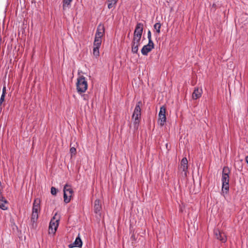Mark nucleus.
<instances>
[{
  "instance_id": "nucleus-23",
  "label": "nucleus",
  "mask_w": 248,
  "mask_h": 248,
  "mask_svg": "<svg viewBox=\"0 0 248 248\" xmlns=\"http://www.w3.org/2000/svg\"><path fill=\"white\" fill-rule=\"evenodd\" d=\"M99 46H93V54L95 56H98L99 55Z\"/></svg>"
},
{
  "instance_id": "nucleus-8",
  "label": "nucleus",
  "mask_w": 248,
  "mask_h": 248,
  "mask_svg": "<svg viewBox=\"0 0 248 248\" xmlns=\"http://www.w3.org/2000/svg\"><path fill=\"white\" fill-rule=\"evenodd\" d=\"M143 24L141 23H138L134 31V37L141 38L143 32Z\"/></svg>"
},
{
  "instance_id": "nucleus-19",
  "label": "nucleus",
  "mask_w": 248,
  "mask_h": 248,
  "mask_svg": "<svg viewBox=\"0 0 248 248\" xmlns=\"http://www.w3.org/2000/svg\"><path fill=\"white\" fill-rule=\"evenodd\" d=\"M229 190V184L222 183V191L227 193Z\"/></svg>"
},
{
  "instance_id": "nucleus-9",
  "label": "nucleus",
  "mask_w": 248,
  "mask_h": 248,
  "mask_svg": "<svg viewBox=\"0 0 248 248\" xmlns=\"http://www.w3.org/2000/svg\"><path fill=\"white\" fill-rule=\"evenodd\" d=\"M215 235L218 240H219L221 242L225 243L227 241V236L224 232H220L218 230H216L214 232Z\"/></svg>"
},
{
  "instance_id": "nucleus-29",
  "label": "nucleus",
  "mask_w": 248,
  "mask_h": 248,
  "mask_svg": "<svg viewBox=\"0 0 248 248\" xmlns=\"http://www.w3.org/2000/svg\"><path fill=\"white\" fill-rule=\"evenodd\" d=\"M4 93V95H5L6 93V86L5 85H4L3 87V88H2V94H3Z\"/></svg>"
},
{
  "instance_id": "nucleus-17",
  "label": "nucleus",
  "mask_w": 248,
  "mask_h": 248,
  "mask_svg": "<svg viewBox=\"0 0 248 248\" xmlns=\"http://www.w3.org/2000/svg\"><path fill=\"white\" fill-rule=\"evenodd\" d=\"M74 244L76 246V247H78V248L82 247V242L81 238H80V237L79 236H78L76 238V239L74 242Z\"/></svg>"
},
{
  "instance_id": "nucleus-24",
  "label": "nucleus",
  "mask_w": 248,
  "mask_h": 248,
  "mask_svg": "<svg viewBox=\"0 0 248 248\" xmlns=\"http://www.w3.org/2000/svg\"><path fill=\"white\" fill-rule=\"evenodd\" d=\"M5 96V95H4V93L2 94L1 95V96H0V111L2 110V107H1V106L4 100Z\"/></svg>"
},
{
  "instance_id": "nucleus-11",
  "label": "nucleus",
  "mask_w": 248,
  "mask_h": 248,
  "mask_svg": "<svg viewBox=\"0 0 248 248\" xmlns=\"http://www.w3.org/2000/svg\"><path fill=\"white\" fill-rule=\"evenodd\" d=\"M59 226V220L57 219L55 221L51 220L49 223V229L51 231V232L55 233Z\"/></svg>"
},
{
  "instance_id": "nucleus-7",
  "label": "nucleus",
  "mask_w": 248,
  "mask_h": 248,
  "mask_svg": "<svg viewBox=\"0 0 248 248\" xmlns=\"http://www.w3.org/2000/svg\"><path fill=\"white\" fill-rule=\"evenodd\" d=\"M140 38H137L133 37L132 41V49L131 51L133 53H137L139 50V46L140 45Z\"/></svg>"
},
{
  "instance_id": "nucleus-27",
  "label": "nucleus",
  "mask_w": 248,
  "mask_h": 248,
  "mask_svg": "<svg viewBox=\"0 0 248 248\" xmlns=\"http://www.w3.org/2000/svg\"><path fill=\"white\" fill-rule=\"evenodd\" d=\"M147 45H149L150 46L152 47L153 48H154V44L153 42L152 39H148V43Z\"/></svg>"
},
{
  "instance_id": "nucleus-6",
  "label": "nucleus",
  "mask_w": 248,
  "mask_h": 248,
  "mask_svg": "<svg viewBox=\"0 0 248 248\" xmlns=\"http://www.w3.org/2000/svg\"><path fill=\"white\" fill-rule=\"evenodd\" d=\"M230 170L227 167H224L222 170V175L221 177L222 183L229 184V174Z\"/></svg>"
},
{
  "instance_id": "nucleus-3",
  "label": "nucleus",
  "mask_w": 248,
  "mask_h": 248,
  "mask_svg": "<svg viewBox=\"0 0 248 248\" xmlns=\"http://www.w3.org/2000/svg\"><path fill=\"white\" fill-rule=\"evenodd\" d=\"M40 210V200L38 199L34 200L32 209L31 222L32 225L35 223L38 218V213Z\"/></svg>"
},
{
  "instance_id": "nucleus-18",
  "label": "nucleus",
  "mask_w": 248,
  "mask_h": 248,
  "mask_svg": "<svg viewBox=\"0 0 248 248\" xmlns=\"http://www.w3.org/2000/svg\"><path fill=\"white\" fill-rule=\"evenodd\" d=\"M72 0H63V9L69 8Z\"/></svg>"
},
{
  "instance_id": "nucleus-28",
  "label": "nucleus",
  "mask_w": 248,
  "mask_h": 248,
  "mask_svg": "<svg viewBox=\"0 0 248 248\" xmlns=\"http://www.w3.org/2000/svg\"><path fill=\"white\" fill-rule=\"evenodd\" d=\"M81 96L83 100H88V95L87 94H83L81 95Z\"/></svg>"
},
{
  "instance_id": "nucleus-5",
  "label": "nucleus",
  "mask_w": 248,
  "mask_h": 248,
  "mask_svg": "<svg viewBox=\"0 0 248 248\" xmlns=\"http://www.w3.org/2000/svg\"><path fill=\"white\" fill-rule=\"evenodd\" d=\"M159 119L158 123L161 126H163L165 123L166 122V108L164 106H162L160 108V111L158 114Z\"/></svg>"
},
{
  "instance_id": "nucleus-30",
  "label": "nucleus",
  "mask_w": 248,
  "mask_h": 248,
  "mask_svg": "<svg viewBox=\"0 0 248 248\" xmlns=\"http://www.w3.org/2000/svg\"><path fill=\"white\" fill-rule=\"evenodd\" d=\"M147 38L148 39H152L151 38V32L150 30L148 31L147 32Z\"/></svg>"
},
{
  "instance_id": "nucleus-26",
  "label": "nucleus",
  "mask_w": 248,
  "mask_h": 248,
  "mask_svg": "<svg viewBox=\"0 0 248 248\" xmlns=\"http://www.w3.org/2000/svg\"><path fill=\"white\" fill-rule=\"evenodd\" d=\"M70 152L71 155H75L76 153V149L75 147H71L70 149Z\"/></svg>"
},
{
  "instance_id": "nucleus-25",
  "label": "nucleus",
  "mask_w": 248,
  "mask_h": 248,
  "mask_svg": "<svg viewBox=\"0 0 248 248\" xmlns=\"http://www.w3.org/2000/svg\"><path fill=\"white\" fill-rule=\"evenodd\" d=\"M58 190L54 187L51 188V194L53 195H56L57 193Z\"/></svg>"
},
{
  "instance_id": "nucleus-4",
  "label": "nucleus",
  "mask_w": 248,
  "mask_h": 248,
  "mask_svg": "<svg viewBox=\"0 0 248 248\" xmlns=\"http://www.w3.org/2000/svg\"><path fill=\"white\" fill-rule=\"evenodd\" d=\"M64 202L67 203L70 202L73 191L70 186L66 184L63 188Z\"/></svg>"
},
{
  "instance_id": "nucleus-10",
  "label": "nucleus",
  "mask_w": 248,
  "mask_h": 248,
  "mask_svg": "<svg viewBox=\"0 0 248 248\" xmlns=\"http://www.w3.org/2000/svg\"><path fill=\"white\" fill-rule=\"evenodd\" d=\"M105 33V28L103 25L101 24H99L97 28V30L95 34V37L96 38H100L103 36Z\"/></svg>"
},
{
  "instance_id": "nucleus-2",
  "label": "nucleus",
  "mask_w": 248,
  "mask_h": 248,
  "mask_svg": "<svg viewBox=\"0 0 248 248\" xmlns=\"http://www.w3.org/2000/svg\"><path fill=\"white\" fill-rule=\"evenodd\" d=\"M140 102H139L136 105L132 115V119L134 122V127L138 129L140 123V120L141 117V109L140 108Z\"/></svg>"
},
{
  "instance_id": "nucleus-15",
  "label": "nucleus",
  "mask_w": 248,
  "mask_h": 248,
  "mask_svg": "<svg viewBox=\"0 0 248 248\" xmlns=\"http://www.w3.org/2000/svg\"><path fill=\"white\" fill-rule=\"evenodd\" d=\"M101 208L102 207L100 203V201L98 200H95L94 206V212L96 214L99 213Z\"/></svg>"
},
{
  "instance_id": "nucleus-16",
  "label": "nucleus",
  "mask_w": 248,
  "mask_h": 248,
  "mask_svg": "<svg viewBox=\"0 0 248 248\" xmlns=\"http://www.w3.org/2000/svg\"><path fill=\"white\" fill-rule=\"evenodd\" d=\"M7 203V201L2 197L1 199H0V208L3 210H7L8 209V207L6 205Z\"/></svg>"
},
{
  "instance_id": "nucleus-20",
  "label": "nucleus",
  "mask_w": 248,
  "mask_h": 248,
  "mask_svg": "<svg viewBox=\"0 0 248 248\" xmlns=\"http://www.w3.org/2000/svg\"><path fill=\"white\" fill-rule=\"evenodd\" d=\"M102 43V38H94V41L93 42V46H101Z\"/></svg>"
},
{
  "instance_id": "nucleus-31",
  "label": "nucleus",
  "mask_w": 248,
  "mask_h": 248,
  "mask_svg": "<svg viewBox=\"0 0 248 248\" xmlns=\"http://www.w3.org/2000/svg\"><path fill=\"white\" fill-rule=\"evenodd\" d=\"M68 247L69 248H73L74 247H76V246L74 244V243L73 244H70L68 245Z\"/></svg>"
},
{
  "instance_id": "nucleus-13",
  "label": "nucleus",
  "mask_w": 248,
  "mask_h": 248,
  "mask_svg": "<svg viewBox=\"0 0 248 248\" xmlns=\"http://www.w3.org/2000/svg\"><path fill=\"white\" fill-rule=\"evenodd\" d=\"M202 89H200L198 88H196L194 89V92L192 93V98L193 99H197L199 98L202 94Z\"/></svg>"
},
{
  "instance_id": "nucleus-22",
  "label": "nucleus",
  "mask_w": 248,
  "mask_h": 248,
  "mask_svg": "<svg viewBox=\"0 0 248 248\" xmlns=\"http://www.w3.org/2000/svg\"><path fill=\"white\" fill-rule=\"evenodd\" d=\"M154 29L159 34L160 33L161 24L159 22L156 23L154 26Z\"/></svg>"
},
{
  "instance_id": "nucleus-1",
  "label": "nucleus",
  "mask_w": 248,
  "mask_h": 248,
  "mask_svg": "<svg viewBox=\"0 0 248 248\" xmlns=\"http://www.w3.org/2000/svg\"><path fill=\"white\" fill-rule=\"evenodd\" d=\"M76 87L77 92L80 94L85 93L87 90V81L83 76H79L78 78Z\"/></svg>"
},
{
  "instance_id": "nucleus-14",
  "label": "nucleus",
  "mask_w": 248,
  "mask_h": 248,
  "mask_svg": "<svg viewBox=\"0 0 248 248\" xmlns=\"http://www.w3.org/2000/svg\"><path fill=\"white\" fill-rule=\"evenodd\" d=\"M153 48L151 47L149 45H144L141 50L142 54L144 56H147L149 52Z\"/></svg>"
},
{
  "instance_id": "nucleus-12",
  "label": "nucleus",
  "mask_w": 248,
  "mask_h": 248,
  "mask_svg": "<svg viewBox=\"0 0 248 248\" xmlns=\"http://www.w3.org/2000/svg\"><path fill=\"white\" fill-rule=\"evenodd\" d=\"M187 160L186 157H184L181 161L180 169L185 172L186 175L187 171Z\"/></svg>"
},
{
  "instance_id": "nucleus-21",
  "label": "nucleus",
  "mask_w": 248,
  "mask_h": 248,
  "mask_svg": "<svg viewBox=\"0 0 248 248\" xmlns=\"http://www.w3.org/2000/svg\"><path fill=\"white\" fill-rule=\"evenodd\" d=\"M108 9L115 8L117 2L112 0H108Z\"/></svg>"
}]
</instances>
